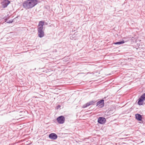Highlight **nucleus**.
I'll return each mask as SVG.
<instances>
[{"mask_svg": "<svg viewBox=\"0 0 145 145\" xmlns=\"http://www.w3.org/2000/svg\"><path fill=\"white\" fill-rule=\"evenodd\" d=\"M140 97L145 100V93L142 95Z\"/></svg>", "mask_w": 145, "mask_h": 145, "instance_id": "12", "label": "nucleus"}, {"mask_svg": "<svg viewBox=\"0 0 145 145\" xmlns=\"http://www.w3.org/2000/svg\"><path fill=\"white\" fill-rule=\"evenodd\" d=\"M136 119L139 121H141L142 117L141 115L139 114H137L135 115Z\"/></svg>", "mask_w": 145, "mask_h": 145, "instance_id": "9", "label": "nucleus"}, {"mask_svg": "<svg viewBox=\"0 0 145 145\" xmlns=\"http://www.w3.org/2000/svg\"><path fill=\"white\" fill-rule=\"evenodd\" d=\"M13 22V20H9L8 21L7 23H8V24H10V23H12Z\"/></svg>", "mask_w": 145, "mask_h": 145, "instance_id": "13", "label": "nucleus"}, {"mask_svg": "<svg viewBox=\"0 0 145 145\" xmlns=\"http://www.w3.org/2000/svg\"><path fill=\"white\" fill-rule=\"evenodd\" d=\"M60 107H61L60 105H58L57 106L56 108L57 109H58V108H60Z\"/></svg>", "mask_w": 145, "mask_h": 145, "instance_id": "15", "label": "nucleus"}, {"mask_svg": "<svg viewBox=\"0 0 145 145\" xmlns=\"http://www.w3.org/2000/svg\"><path fill=\"white\" fill-rule=\"evenodd\" d=\"M105 98H106V97H105L104 98V99H105Z\"/></svg>", "mask_w": 145, "mask_h": 145, "instance_id": "16", "label": "nucleus"}, {"mask_svg": "<svg viewBox=\"0 0 145 145\" xmlns=\"http://www.w3.org/2000/svg\"><path fill=\"white\" fill-rule=\"evenodd\" d=\"M10 1L8 0H4L2 3L3 7L5 8L7 7L8 5L10 3Z\"/></svg>", "mask_w": 145, "mask_h": 145, "instance_id": "8", "label": "nucleus"}, {"mask_svg": "<svg viewBox=\"0 0 145 145\" xmlns=\"http://www.w3.org/2000/svg\"><path fill=\"white\" fill-rule=\"evenodd\" d=\"M3 19L4 20L5 22H7L8 21V19L6 17H5Z\"/></svg>", "mask_w": 145, "mask_h": 145, "instance_id": "14", "label": "nucleus"}, {"mask_svg": "<svg viewBox=\"0 0 145 145\" xmlns=\"http://www.w3.org/2000/svg\"><path fill=\"white\" fill-rule=\"evenodd\" d=\"M106 121V119L105 118L103 117H100L97 120L98 122L101 124H104L105 123Z\"/></svg>", "mask_w": 145, "mask_h": 145, "instance_id": "6", "label": "nucleus"}, {"mask_svg": "<svg viewBox=\"0 0 145 145\" xmlns=\"http://www.w3.org/2000/svg\"><path fill=\"white\" fill-rule=\"evenodd\" d=\"M37 0H27L23 3V7L26 10L31 8L39 3Z\"/></svg>", "mask_w": 145, "mask_h": 145, "instance_id": "1", "label": "nucleus"}, {"mask_svg": "<svg viewBox=\"0 0 145 145\" xmlns=\"http://www.w3.org/2000/svg\"><path fill=\"white\" fill-rule=\"evenodd\" d=\"M49 137L51 139L55 140L57 138V136L56 134L53 133L49 135Z\"/></svg>", "mask_w": 145, "mask_h": 145, "instance_id": "7", "label": "nucleus"}, {"mask_svg": "<svg viewBox=\"0 0 145 145\" xmlns=\"http://www.w3.org/2000/svg\"><path fill=\"white\" fill-rule=\"evenodd\" d=\"M145 100L142 98L140 97L138 99V104L139 105H142L143 104V101Z\"/></svg>", "mask_w": 145, "mask_h": 145, "instance_id": "10", "label": "nucleus"}, {"mask_svg": "<svg viewBox=\"0 0 145 145\" xmlns=\"http://www.w3.org/2000/svg\"><path fill=\"white\" fill-rule=\"evenodd\" d=\"M57 122L59 124H63L65 121V118L63 116H59L57 118Z\"/></svg>", "mask_w": 145, "mask_h": 145, "instance_id": "3", "label": "nucleus"}, {"mask_svg": "<svg viewBox=\"0 0 145 145\" xmlns=\"http://www.w3.org/2000/svg\"><path fill=\"white\" fill-rule=\"evenodd\" d=\"M44 22L43 21L39 22L38 25L37 31L38 32V36L40 38L43 37L44 35V32L43 31V26L44 25Z\"/></svg>", "mask_w": 145, "mask_h": 145, "instance_id": "2", "label": "nucleus"}, {"mask_svg": "<svg viewBox=\"0 0 145 145\" xmlns=\"http://www.w3.org/2000/svg\"><path fill=\"white\" fill-rule=\"evenodd\" d=\"M104 99H101L98 101L97 103L96 106H98L99 108H102L104 106Z\"/></svg>", "mask_w": 145, "mask_h": 145, "instance_id": "4", "label": "nucleus"}, {"mask_svg": "<svg viewBox=\"0 0 145 145\" xmlns=\"http://www.w3.org/2000/svg\"><path fill=\"white\" fill-rule=\"evenodd\" d=\"M96 102V101H91L88 102L86 104L83 105V108H85L90 105H94Z\"/></svg>", "mask_w": 145, "mask_h": 145, "instance_id": "5", "label": "nucleus"}, {"mask_svg": "<svg viewBox=\"0 0 145 145\" xmlns=\"http://www.w3.org/2000/svg\"><path fill=\"white\" fill-rule=\"evenodd\" d=\"M125 42L124 40H122V41H121L119 42H117L114 43V44L116 45L117 44H123L125 43Z\"/></svg>", "mask_w": 145, "mask_h": 145, "instance_id": "11", "label": "nucleus"}]
</instances>
